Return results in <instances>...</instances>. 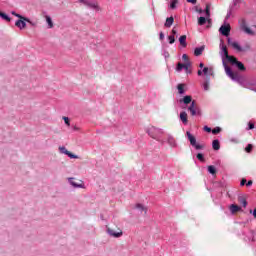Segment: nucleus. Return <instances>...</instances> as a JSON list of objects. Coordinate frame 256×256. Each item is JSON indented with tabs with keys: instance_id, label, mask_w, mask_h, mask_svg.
<instances>
[{
	"instance_id": "obj_29",
	"label": "nucleus",
	"mask_w": 256,
	"mask_h": 256,
	"mask_svg": "<svg viewBox=\"0 0 256 256\" xmlns=\"http://www.w3.org/2000/svg\"><path fill=\"white\" fill-rule=\"evenodd\" d=\"M0 17H1V19H4V21H8V22L11 21V18L7 14H5L1 11H0Z\"/></svg>"
},
{
	"instance_id": "obj_42",
	"label": "nucleus",
	"mask_w": 256,
	"mask_h": 256,
	"mask_svg": "<svg viewBox=\"0 0 256 256\" xmlns=\"http://www.w3.org/2000/svg\"><path fill=\"white\" fill-rule=\"evenodd\" d=\"M245 183H247V180L246 179H242L241 182H240L241 187H243V185H245Z\"/></svg>"
},
{
	"instance_id": "obj_15",
	"label": "nucleus",
	"mask_w": 256,
	"mask_h": 256,
	"mask_svg": "<svg viewBox=\"0 0 256 256\" xmlns=\"http://www.w3.org/2000/svg\"><path fill=\"white\" fill-rule=\"evenodd\" d=\"M15 25L18 27V29H25L27 27V23H25V20L23 19L17 20Z\"/></svg>"
},
{
	"instance_id": "obj_21",
	"label": "nucleus",
	"mask_w": 256,
	"mask_h": 256,
	"mask_svg": "<svg viewBox=\"0 0 256 256\" xmlns=\"http://www.w3.org/2000/svg\"><path fill=\"white\" fill-rule=\"evenodd\" d=\"M12 15H14V17H18V19H23V21H26L27 23H31V21L29 20V18L23 17L20 14H17V12L13 11Z\"/></svg>"
},
{
	"instance_id": "obj_2",
	"label": "nucleus",
	"mask_w": 256,
	"mask_h": 256,
	"mask_svg": "<svg viewBox=\"0 0 256 256\" xmlns=\"http://www.w3.org/2000/svg\"><path fill=\"white\" fill-rule=\"evenodd\" d=\"M146 133L151 137L152 139H155V141H158V143H165V140H163V135H165V131L161 128H157L155 126H150L146 128Z\"/></svg>"
},
{
	"instance_id": "obj_35",
	"label": "nucleus",
	"mask_w": 256,
	"mask_h": 256,
	"mask_svg": "<svg viewBox=\"0 0 256 256\" xmlns=\"http://www.w3.org/2000/svg\"><path fill=\"white\" fill-rule=\"evenodd\" d=\"M213 135H217L218 133H221V128L216 127L212 130Z\"/></svg>"
},
{
	"instance_id": "obj_10",
	"label": "nucleus",
	"mask_w": 256,
	"mask_h": 256,
	"mask_svg": "<svg viewBox=\"0 0 256 256\" xmlns=\"http://www.w3.org/2000/svg\"><path fill=\"white\" fill-rule=\"evenodd\" d=\"M239 23H240V29H242V31H245L247 35H253V30L247 27V22L245 21V19L240 20Z\"/></svg>"
},
{
	"instance_id": "obj_40",
	"label": "nucleus",
	"mask_w": 256,
	"mask_h": 256,
	"mask_svg": "<svg viewBox=\"0 0 256 256\" xmlns=\"http://www.w3.org/2000/svg\"><path fill=\"white\" fill-rule=\"evenodd\" d=\"M248 127L249 129H255V124L249 122Z\"/></svg>"
},
{
	"instance_id": "obj_33",
	"label": "nucleus",
	"mask_w": 256,
	"mask_h": 256,
	"mask_svg": "<svg viewBox=\"0 0 256 256\" xmlns=\"http://www.w3.org/2000/svg\"><path fill=\"white\" fill-rule=\"evenodd\" d=\"M246 153H251L253 151V145L248 144L247 147L245 148Z\"/></svg>"
},
{
	"instance_id": "obj_46",
	"label": "nucleus",
	"mask_w": 256,
	"mask_h": 256,
	"mask_svg": "<svg viewBox=\"0 0 256 256\" xmlns=\"http://www.w3.org/2000/svg\"><path fill=\"white\" fill-rule=\"evenodd\" d=\"M246 185L247 187H251V185H253V181L249 180Z\"/></svg>"
},
{
	"instance_id": "obj_13",
	"label": "nucleus",
	"mask_w": 256,
	"mask_h": 256,
	"mask_svg": "<svg viewBox=\"0 0 256 256\" xmlns=\"http://www.w3.org/2000/svg\"><path fill=\"white\" fill-rule=\"evenodd\" d=\"M228 63H231V65H236L240 71H245V65H243L241 62L237 61V58L234 57V60L228 61Z\"/></svg>"
},
{
	"instance_id": "obj_43",
	"label": "nucleus",
	"mask_w": 256,
	"mask_h": 256,
	"mask_svg": "<svg viewBox=\"0 0 256 256\" xmlns=\"http://www.w3.org/2000/svg\"><path fill=\"white\" fill-rule=\"evenodd\" d=\"M172 35L175 37V35H177V29H175V27L172 29Z\"/></svg>"
},
{
	"instance_id": "obj_5",
	"label": "nucleus",
	"mask_w": 256,
	"mask_h": 256,
	"mask_svg": "<svg viewBox=\"0 0 256 256\" xmlns=\"http://www.w3.org/2000/svg\"><path fill=\"white\" fill-rule=\"evenodd\" d=\"M186 137H187L188 141H190V145L192 147H194V149H196V151H201V150L205 149V145L197 143V139L195 138V136H193V134H191V132L187 131Z\"/></svg>"
},
{
	"instance_id": "obj_12",
	"label": "nucleus",
	"mask_w": 256,
	"mask_h": 256,
	"mask_svg": "<svg viewBox=\"0 0 256 256\" xmlns=\"http://www.w3.org/2000/svg\"><path fill=\"white\" fill-rule=\"evenodd\" d=\"M221 35H224V37H229V33H231V25H222L219 29Z\"/></svg>"
},
{
	"instance_id": "obj_53",
	"label": "nucleus",
	"mask_w": 256,
	"mask_h": 256,
	"mask_svg": "<svg viewBox=\"0 0 256 256\" xmlns=\"http://www.w3.org/2000/svg\"><path fill=\"white\" fill-rule=\"evenodd\" d=\"M200 13H203V10H200Z\"/></svg>"
},
{
	"instance_id": "obj_32",
	"label": "nucleus",
	"mask_w": 256,
	"mask_h": 256,
	"mask_svg": "<svg viewBox=\"0 0 256 256\" xmlns=\"http://www.w3.org/2000/svg\"><path fill=\"white\" fill-rule=\"evenodd\" d=\"M196 157L199 161H201V163H205V156H203V154L198 153Z\"/></svg>"
},
{
	"instance_id": "obj_22",
	"label": "nucleus",
	"mask_w": 256,
	"mask_h": 256,
	"mask_svg": "<svg viewBox=\"0 0 256 256\" xmlns=\"http://www.w3.org/2000/svg\"><path fill=\"white\" fill-rule=\"evenodd\" d=\"M174 21H175L174 18L171 16V17L166 19V22H165L164 26L169 28V27H171V25H173Z\"/></svg>"
},
{
	"instance_id": "obj_19",
	"label": "nucleus",
	"mask_w": 256,
	"mask_h": 256,
	"mask_svg": "<svg viewBox=\"0 0 256 256\" xmlns=\"http://www.w3.org/2000/svg\"><path fill=\"white\" fill-rule=\"evenodd\" d=\"M179 43L180 45H182V47H187V36L186 35L180 36Z\"/></svg>"
},
{
	"instance_id": "obj_8",
	"label": "nucleus",
	"mask_w": 256,
	"mask_h": 256,
	"mask_svg": "<svg viewBox=\"0 0 256 256\" xmlns=\"http://www.w3.org/2000/svg\"><path fill=\"white\" fill-rule=\"evenodd\" d=\"M59 152L62 153V155H67L70 159H79V156L71 153L69 150H67L66 147L60 146Z\"/></svg>"
},
{
	"instance_id": "obj_17",
	"label": "nucleus",
	"mask_w": 256,
	"mask_h": 256,
	"mask_svg": "<svg viewBox=\"0 0 256 256\" xmlns=\"http://www.w3.org/2000/svg\"><path fill=\"white\" fill-rule=\"evenodd\" d=\"M203 51H205V46L195 48L194 50L195 57H199V55H203Z\"/></svg>"
},
{
	"instance_id": "obj_31",
	"label": "nucleus",
	"mask_w": 256,
	"mask_h": 256,
	"mask_svg": "<svg viewBox=\"0 0 256 256\" xmlns=\"http://www.w3.org/2000/svg\"><path fill=\"white\" fill-rule=\"evenodd\" d=\"M207 23V19L205 17H199L198 18V25H205Z\"/></svg>"
},
{
	"instance_id": "obj_34",
	"label": "nucleus",
	"mask_w": 256,
	"mask_h": 256,
	"mask_svg": "<svg viewBox=\"0 0 256 256\" xmlns=\"http://www.w3.org/2000/svg\"><path fill=\"white\" fill-rule=\"evenodd\" d=\"M168 40H169L170 45H173V43H175V36L174 35H170L168 37Z\"/></svg>"
},
{
	"instance_id": "obj_4",
	"label": "nucleus",
	"mask_w": 256,
	"mask_h": 256,
	"mask_svg": "<svg viewBox=\"0 0 256 256\" xmlns=\"http://www.w3.org/2000/svg\"><path fill=\"white\" fill-rule=\"evenodd\" d=\"M228 45H230L231 48L235 49V51H238V53H246V51H249L251 49V45L249 43L244 44L243 46L239 45V42L231 40V38L227 39Z\"/></svg>"
},
{
	"instance_id": "obj_1",
	"label": "nucleus",
	"mask_w": 256,
	"mask_h": 256,
	"mask_svg": "<svg viewBox=\"0 0 256 256\" xmlns=\"http://www.w3.org/2000/svg\"><path fill=\"white\" fill-rule=\"evenodd\" d=\"M220 56L222 58V63L226 72V75L230 77L233 81H239V74L234 73L233 70H231L230 67L227 66L226 61H235L234 56L229 55V51L227 50V46L223 42V40L220 41Z\"/></svg>"
},
{
	"instance_id": "obj_30",
	"label": "nucleus",
	"mask_w": 256,
	"mask_h": 256,
	"mask_svg": "<svg viewBox=\"0 0 256 256\" xmlns=\"http://www.w3.org/2000/svg\"><path fill=\"white\" fill-rule=\"evenodd\" d=\"M177 3H179V0H171L170 2V9H176Z\"/></svg>"
},
{
	"instance_id": "obj_26",
	"label": "nucleus",
	"mask_w": 256,
	"mask_h": 256,
	"mask_svg": "<svg viewBox=\"0 0 256 256\" xmlns=\"http://www.w3.org/2000/svg\"><path fill=\"white\" fill-rule=\"evenodd\" d=\"M208 173H210L211 175H215V173H217V169L215 168V166H208Z\"/></svg>"
},
{
	"instance_id": "obj_50",
	"label": "nucleus",
	"mask_w": 256,
	"mask_h": 256,
	"mask_svg": "<svg viewBox=\"0 0 256 256\" xmlns=\"http://www.w3.org/2000/svg\"><path fill=\"white\" fill-rule=\"evenodd\" d=\"M231 141H233L234 143H239V140L237 139H232Z\"/></svg>"
},
{
	"instance_id": "obj_37",
	"label": "nucleus",
	"mask_w": 256,
	"mask_h": 256,
	"mask_svg": "<svg viewBox=\"0 0 256 256\" xmlns=\"http://www.w3.org/2000/svg\"><path fill=\"white\" fill-rule=\"evenodd\" d=\"M63 120H64V123L67 125V127L71 125V123L69 122V117L64 116Z\"/></svg>"
},
{
	"instance_id": "obj_23",
	"label": "nucleus",
	"mask_w": 256,
	"mask_h": 256,
	"mask_svg": "<svg viewBox=\"0 0 256 256\" xmlns=\"http://www.w3.org/2000/svg\"><path fill=\"white\" fill-rule=\"evenodd\" d=\"M230 211L231 213H237L238 211H241V207H239L238 205L232 204L230 206Z\"/></svg>"
},
{
	"instance_id": "obj_49",
	"label": "nucleus",
	"mask_w": 256,
	"mask_h": 256,
	"mask_svg": "<svg viewBox=\"0 0 256 256\" xmlns=\"http://www.w3.org/2000/svg\"><path fill=\"white\" fill-rule=\"evenodd\" d=\"M199 67H200V69H203L204 64H203V63H200V64H199Z\"/></svg>"
},
{
	"instance_id": "obj_51",
	"label": "nucleus",
	"mask_w": 256,
	"mask_h": 256,
	"mask_svg": "<svg viewBox=\"0 0 256 256\" xmlns=\"http://www.w3.org/2000/svg\"><path fill=\"white\" fill-rule=\"evenodd\" d=\"M239 3V0H234V5H237Z\"/></svg>"
},
{
	"instance_id": "obj_44",
	"label": "nucleus",
	"mask_w": 256,
	"mask_h": 256,
	"mask_svg": "<svg viewBox=\"0 0 256 256\" xmlns=\"http://www.w3.org/2000/svg\"><path fill=\"white\" fill-rule=\"evenodd\" d=\"M165 39V34L163 32L160 33V40L163 41Z\"/></svg>"
},
{
	"instance_id": "obj_36",
	"label": "nucleus",
	"mask_w": 256,
	"mask_h": 256,
	"mask_svg": "<svg viewBox=\"0 0 256 256\" xmlns=\"http://www.w3.org/2000/svg\"><path fill=\"white\" fill-rule=\"evenodd\" d=\"M203 89H204V91H209V82H204L203 83Z\"/></svg>"
},
{
	"instance_id": "obj_41",
	"label": "nucleus",
	"mask_w": 256,
	"mask_h": 256,
	"mask_svg": "<svg viewBox=\"0 0 256 256\" xmlns=\"http://www.w3.org/2000/svg\"><path fill=\"white\" fill-rule=\"evenodd\" d=\"M204 131H206L207 133H211V128H209L208 126H205Z\"/></svg>"
},
{
	"instance_id": "obj_7",
	"label": "nucleus",
	"mask_w": 256,
	"mask_h": 256,
	"mask_svg": "<svg viewBox=\"0 0 256 256\" xmlns=\"http://www.w3.org/2000/svg\"><path fill=\"white\" fill-rule=\"evenodd\" d=\"M68 183L75 189H85V182H83V180H77L71 177V178H68Z\"/></svg>"
},
{
	"instance_id": "obj_45",
	"label": "nucleus",
	"mask_w": 256,
	"mask_h": 256,
	"mask_svg": "<svg viewBox=\"0 0 256 256\" xmlns=\"http://www.w3.org/2000/svg\"><path fill=\"white\" fill-rule=\"evenodd\" d=\"M188 3H192V5H195L197 3V0H187Z\"/></svg>"
},
{
	"instance_id": "obj_25",
	"label": "nucleus",
	"mask_w": 256,
	"mask_h": 256,
	"mask_svg": "<svg viewBox=\"0 0 256 256\" xmlns=\"http://www.w3.org/2000/svg\"><path fill=\"white\" fill-rule=\"evenodd\" d=\"M177 89H178V93L180 95H183V93H185V85L184 84H178Z\"/></svg>"
},
{
	"instance_id": "obj_38",
	"label": "nucleus",
	"mask_w": 256,
	"mask_h": 256,
	"mask_svg": "<svg viewBox=\"0 0 256 256\" xmlns=\"http://www.w3.org/2000/svg\"><path fill=\"white\" fill-rule=\"evenodd\" d=\"M182 59L185 61V63H189V56H187V54H183Z\"/></svg>"
},
{
	"instance_id": "obj_54",
	"label": "nucleus",
	"mask_w": 256,
	"mask_h": 256,
	"mask_svg": "<svg viewBox=\"0 0 256 256\" xmlns=\"http://www.w3.org/2000/svg\"><path fill=\"white\" fill-rule=\"evenodd\" d=\"M250 213H253V210H250Z\"/></svg>"
},
{
	"instance_id": "obj_39",
	"label": "nucleus",
	"mask_w": 256,
	"mask_h": 256,
	"mask_svg": "<svg viewBox=\"0 0 256 256\" xmlns=\"http://www.w3.org/2000/svg\"><path fill=\"white\" fill-rule=\"evenodd\" d=\"M206 16L209 17L211 15L210 11H209V5L206 6Z\"/></svg>"
},
{
	"instance_id": "obj_6",
	"label": "nucleus",
	"mask_w": 256,
	"mask_h": 256,
	"mask_svg": "<svg viewBox=\"0 0 256 256\" xmlns=\"http://www.w3.org/2000/svg\"><path fill=\"white\" fill-rule=\"evenodd\" d=\"M81 3H84L88 9H92L96 13L101 11V6H99V2L96 0H81Z\"/></svg>"
},
{
	"instance_id": "obj_24",
	"label": "nucleus",
	"mask_w": 256,
	"mask_h": 256,
	"mask_svg": "<svg viewBox=\"0 0 256 256\" xmlns=\"http://www.w3.org/2000/svg\"><path fill=\"white\" fill-rule=\"evenodd\" d=\"M202 73H204V75H213V68L204 67Z\"/></svg>"
},
{
	"instance_id": "obj_18",
	"label": "nucleus",
	"mask_w": 256,
	"mask_h": 256,
	"mask_svg": "<svg viewBox=\"0 0 256 256\" xmlns=\"http://www.w3.org/2000/svg\"><path fill=\"white\" fill-rule=\"evenodd\" d=\"M180 121H182V123L184 125H187V123H188L187 112H181L180 113Z\"/></svg>"
},
{
	"instance_id": "obj_16",
	"label": "nucleus",
	"mask_w": 256,
	"mask_h": 256,
	"mask_svg": "<svg viewBox=\"0 0 256 256\" xmlns=\"http://www.w3.org/2000/svg\"><path fill=\"white\" fill-rule=\"evenodd\" d=\"M135 209H138V211H140L141 213H143L144 211V215H147V207H145L143 204L137 203L135 205Z\"/></svg>"
},
{
	"instance_id": "obj_11",
	"label": "nucleus",
	"mask_w": 256,
	"mask_h": 256,
	"mask_svg": "<svg viewBox=\"0 0 256 256\" xmlns=\"http://www.w3.org/2000/svg\"><path fill=\"white\" fill-rule=\"evenodd\" d=\"M107 233L108 235H110V237H115L116 239H119V237L123 236V231H121L120 229H118L117 232L111 228H107Z\"/></svg>"
},
{
	"instance_id": "obj_14",
	"label": "nucleus",
	"mask_w": 256,
	"mask_h": 256,
	"mask_svg": "<svg viewBox=\"0 0 256 256\" xmlns=\"http://www.w3.org/2000/svg\"><path fill=\"white\" fill-rule=\"evenodd\" d=\"M167 143L170 147H177V141L171 134L167 135Z\"/></svg>"
},
{
	"instance_id": "obj_3",
	"label": "nucleus",
	"mask_w": 256,
	"mask_h": 256,
	"mask_svg": "<svg viewBox=\"0 0 256 256\" xmlns=\"http://www.w3.org/2000/svg\"><path fill=\"white\" fill-rule=\"evenodd\" d=\"M180 103H184V105H189V103H191V105L188 107V111H190L192 117H195V115H201V109L197 107L195 100H193L191 96H184V98L180 100Z\"/></svg>"
},
{
	"instance_id": "obj_9",
	"label": "nucleus",
	"mask_w": 256,
	"mask_h": 256,
	"mask_svg": "<svg viewBox=\"0 0 256 256\" xmlns=\"http://www.w3.org/2000/svg\"><path fill=\"white\" fill-rule=\"evenodd\" d=\"M189 67H191L190 62H186L185 64L178 63L177 67H176V71H178V73H181V71H183V69H185L186 73H191V71H189Z\"/></svg>"
},
{
	"instance_id": "obj_52",
	"label": "nucleus",
	"mask_w": 256,
	"mask_h": 256,
	"mask_svg": "<svg viewBox=\"0 0 256 256\" xmlns=\"http://www.w3.org/2000/svg\"><path fill=\"white\" fill-rule=\"evenodd\" d=\"M231 17V13L227 14L226 19H229Z\"/></svg>"
},
{
	"instance_id": "obj_20",
	"label": "nucleus",
	"mask_w": 256,
	"mask_h": 256,
	"mask_svg": "<svg viewBox=\"0 0 256 256\" xmlns=\"http://www.w3.org/2000/svg\"><path fill=\"white\" fill-rule=\"evenodd\" d=\"M212 147L214 151H219V149H221V144L219 143V140H213Z\"/></svg>"
},
{
	"instance_id": "obj_47",
	"label": "nucleus",
	"mask_w": 256,
	"mask_h": 256,
	"mask_svg": "<svg viewBox=\"0 0 256 256\" xmlns=\"http://www.w3.org/2000/svg\"><path fill=\"white\" fill-rule=\"evenodd\" d=\"M252 215H253V217H255V219H256V209L253 210Z\"/></svg>"
},
{
	"instance_id": "obj_48",
	"label": "nucleus",
	"mask_w": 256,
	"mask_h": 256,
	"mask_svg": "<svg viewBox=\"0 0 256 256\" xmlns=\"http://www.w3.org/2000/svg\"><path fill=\"white\" fill-rule=\"evenodd\" d=\"M198 75L201 77V75H203V70H198Z\"/></svg>"
},
{
	"instance_id": "obj_28",
	"label": "nucleus",
	"mask_w": 256,
	"mask_h": 256,
	"mask_svg": "<svg viewBox=\"0 0 256 256\" xmlns=\"http://www.w3.org/2000/svg\"><path fill=\"white\" fill-rule=\"evenodd\" d=\"M238 201L243 207H247V200L244 197L239 196Z\"/></svg>"
},
{
	"instance_id": "obj_27",
	"label": "nucleus",
	"mask_w": 256,
	"mask_h": 256,
	"mask_svg": "<svg viewBox=\"0 0 256 256\" xmlns=\"http://www.w3.org/2000/svg\"><path fill=\"white\" fill-rule=\"evenodd\" d=\"M46 23H48L49 29H53V20H51V17L46 16Z\"/></svg>"
}]
</instances>
